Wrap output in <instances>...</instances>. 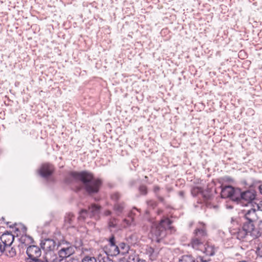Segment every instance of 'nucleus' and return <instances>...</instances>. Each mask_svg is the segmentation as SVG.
<instances>
[{"mask_svg": "<svg viewBox=\"0 0 262 262\" xmlns=\"http://www.w3.org/2000/svg\"><path fill=\"white\" fill-rule=\"evenodd\" d=\"M59 232L50 239V262H62L75 252L76 247L63 240Z\"/></svg>", "mask_w": 262, "mask_h": 262, "instance_id": "nucleus-1", "label": "nucleus"}, {"mask_svg": "<svg viewBox=\"0 0 262 262\" xmlns=\"http://www.w3.org/2000/svg\"><path fill=\"white\" fill-rule=\"evenodd\" d=\"M68 184L80 182L82 188L90 195L97 193L102 185V181L94 178L93 174L88 171H71L65 179Z\"/></svg>", "mask_w": 262, "mask_h": 262, "instance_id": "nucleus-2", "label": "nucleus"}, {"mask_svg": "<svg viewBox=\"0 0 262 262\" xmlns=\"http://www.w3.org/2000/svg\"><path fill=\"white\" fill-rule=\"evenodd\" d=\"M258 217L255 209L251 208L245 212L244 216V221L241 227L232 229L230 230L231 234L237 239L241 238L249 229H253V225H256Z\"/></svg>", "mask_w": 262, "mask_h": 262, "instance_id": "nucleus-3", "label": "nucleus"}, {"mask_svg": "<svg viewBox=\"0 0 262 262\" xmlns=\"http://www.w3.org/2000/svg\"><path fill=\"white\" fill-rule=\"evenodd\" d=\"M171 224V221L168 218L161 220L158 224H153L150 230L152 241L159 243L166 236L167 231L169 230L171 233L174 232L175 230Z\"/></svg>", "mask_w": 262, "mask_h": 262, "instance_id": "nucleus-4", "label": "nucleus"}, {"mask_svg": "<svg viewBox=\"0 0 262 262\" xmlns=\"http://www.w3.org/2000/svg\"><path fill=\"white\" fill-rule=\"evenodd\" d=\"M236 196V202L238 204L242 206H247L250 204L255 199L256 197V192L254 190H248L246 191H242L238 188L235 193Z\"/></svg>", "mask_w": 262, "mask_h": 262, "instance_id": "nucleus-5", "label": "nucleus"}, {"mask_svg": "<svg viewBox=\"0 0 262 262\" xmlns=\"http://www.w3.org/2000/svg\"><path fill=\"white\" fill-rule=\"evenodd\" d=\"M26 253L28 257L26 259V262H48L46 258L45 261L39 258L41 251L37 246L32 245L28 247Z\"/></svg>", "mask_w": 262, "mask_h": 262, "instance_id": "nucleus-6", "label": "nucleus"}, {"mask_svg": "<svg viewBox=\"0 0 262 262\" xmlns=\"http://www.w3.org/2000/svg\"><path fill=\"white\" fill-rule=\"evenodd\" d=\"M262 235V220L258 222L257 224V228L255 227V225H253V229H249L241 238L238 239V240L245 241L250 240L251 238H256Z\"/></svg>", "mask_w": 262, "mask_h": 262, "instance_id": "nucleus-7", "label": "nucleus"}, {"mask_svg": "<svg viewBox=\"0 0 262 262\" xmlns=\"http://www.w3.org/2000/svg\"><path fill=\"white\" fill-rule=\"evenodd\" d=\"M238 190V188H234L230 185L225 186L222 187L221 190V197L222 198H230L233 201L235 202L236 196L235 193L236 190Z\"/></svg>", "mask_w": 262, "mask_h": 262, "instance_id": "nucleus-8", "label": "nucleus"}, {"mask_svg": "<svg viewBox=\"0 0 262 262\" xmlns=\"http://www.w3.org/2000/svg\"><path fill=\"white\" fill-rule=\"evenodd\" d=\"M14 239V236L10 232H7L3 233L0 237V242L6 247V248L10 249V246Z\"/></svg>", "mask_w": 262, "mask_h": 262, "instance_id": "nucleus-9", "label": "nucleus"}, {"mask_svg": "<svg viewBox=\"0 0 262 262\" xmlns=\"http://www.w3.org/2000/svg\"><path fill=\"white\" fill-rule=\"evenodd\" d=\"M194 237L202 239L203 241H205L207 234L206 230L205 224L200 223V226H198L194 231Z\"/></svg>", "mask_w": 262, "mask_h": 262, "instance_id": "nucleus-10", "label": "nucleus"}, {"mask_svg": "<svg viewBox=\"0 0 262 262\" xmlns=\"http://www.w3.org/2000/svg\"><path fill=\"white\" fill-rule=\"evenodd\" d=\"M101 207L95 204H92L88 208V210L90 214V218H94L97 220L99 217Z\"/></svg>", "mask_w": 262, "mask_h": 262, "instance_id": "nucleus-11", "label": "nucleus"}, {"mask_svg": "<svg viewBox=\"0 0 262 262\" xmlns=\"http://www.w3.org/2000/svg\"><path fill=\"white\" fill-rule=\"evenodd\" d=\"M140 214V210L136 207H134L130 211L128 215V217L130 218L131 222L127 219H124L123 222L126 223L127 226H130L132 223L134 222V216L136 215H139Z\"/></svg>", "mask_w": 262, "mask_h": 262, "instance_id": "nucleus-12", "label": "nucleus"}, {"mask_svg": "<svg viewBox=\"0 0 262 262\" xmlns=\"http://www.w3.org/2000/svg\"><path fill=\"white\" fill-rule=\"evenodd\" d=\"M125 207L124 202H117L114 204L113 210L117 216H120L123 213Z\"/></svg>", "mask_w": 262, "mask_h": 262, "instance_id": "nucleus-13", "label": "nucleus"}, {"mask_svg": "<svg viewBox=\"0 0 262 262\" xmlns=\"http://www.w3.org/2000/svg\"><path fill=\"white\" fill-rule=\"evenodd\" d=\"M204 241L202 239L194 237L191 240V244L193 249L201 251L204 247Z\"/></svg>", "mask_w": 262, "mask_h": 262, "instance_id": "nucleus-14", "label": "nucleus"}, {"mask_svg": "<svg viewBox=\"0 0 262 262\" xmlns=\"http://www.w3.org/2000/svg\"><path fill=\"white\" fill-rule=\"evenodd\" d=\"M201 251L207 256H212L215 253L214 246L208 243L204 244Z\"/></svg>", "mask_w": 262, "mask_h": 262, "instance_id": "nucleus-15", "label": "nucleus"}, {"mask_svg": "<svg viewBox=\"0 0 262 262\" xmlns=\"http://www.w3.org/2000/svg\"><path fill=\"white\" fill-rule=\"evenodd\" d=\"M39 174L43 178H47L49 175V165L48 164H43L39 170Z\"/></svg>", "mask_w": 262, "mask_h": 262, "instance_id": "nucleus-16", "label": "nucleus"}, {"mask_svg": "<svg viewBox=\"0 0 262 262\" xmlns=\"http://www.w3.org/2000/svg\"><path fill=\"white\" fill-rule=\"evenodd\" d=\"M87 217H90V214L89 211V210L86 209H81L79 213V216L78 217V219L79 221H83Z\"/></svg>", "mask_w": 262, "mask_h": 262, "instance_id": "nucleus-17", "label": "nucleus"}, {"mask_svg": "<svg viewBox=\"0 0 262 262\" xmlns=\"http://www.w3.org/2000/svg\"><path fill=\"white\" fill-rule=\"evenodd\" d=\"M75 219L74 215L72 213H67L64 217V222L66 224L69 226L73 225Z\"/></svg>", "mask_w": 262, "mask_h": 262, "instance_id": "nucleus-18", "label": "nucleus"}, {"mask_svg": "<svg viewBox=\"0 0 262 262\" xmlns=\"http://www.w3.org/2000/svg\"><path fill=\"white\" fill-rule=\"evenodd\" d=\"M179 262H195V260L191 255H185L181 257Z\"/></svg>", "mask_w": 262, "mask_h": 262, "instance_id": "nucleus-19", "label": "nucleus"}, {"mask_svg": "<svg viewBox=\"0 0 262 262\" xmlns=\"http://www.w3.org/2000/svg\"><path fill=\"white\" fill-rule=\"evenodd\" d=\"M121 197V194L118 192H112L111 194V199L115 203L119 202L118 201Z\"/></svg>", "mask_w": 262, "mask_h": 262, "instance_id": "nucleus-20", "label": "nucleus"}, {"mask_svg": "<svg viewBox=\"0 0 262 262\" xmlns=\"http://www.w3.org/2000/svg\"><path fill=\"white\" fill-rule=\"evenodd\" d=\"M6 254L11 257H13L16 255V252L15 249L13 247H11L10 249L6 248L5 249Z\"/></svg>", "mask_w": 262, "mask_h": 262, "instance_id": "nucleus-21", "label": "nucleus"}, {"mask_svg": "<svg viewBox=\"0 0 262 262\" xmlns=\"http://www.w3.org/2000/svg\"><path fill=\"white\" fill-rule=\"evenodd\" d=\"M33 239L31 237L28 235H23L20 238V241L21 244H26V242L30 243L32 242Z\"/></svg>", "mask_w": 262, "mask_h": 262, "instance_id": "nucleus-22", "label": "nucleus"}, {"mask_svg": "<svg viewBox=\"0 0 262 262\" xmlns=\"http://www.w3.org/2000/svg\"><path fill=\"white\" fill-rule=\"evenodd\" d=\"M110 250L112 251V255H117L120 253L119 247L116 245L110 247Z\"/></svg>", "mask_w": 262, "mask_h": 262, "instance_id": "nucleus-23", "label": "nucleus"}, {"mask_svg": "<svg viewBox=\"0 0 262 262\" xmlns=\"http://www.w3.org/2000/svg\"><path fill=\"white\" fill-rule=\"evenodd\" d=\"M203 191V189L199 187H195L192 189L191 190V194L193 196H196L199 193H202Z\"/></svg>", "mask_w": 262, "mask_h": 262, "instance_id": "nucleus-24", "label": "nucleus"}, {"mask_svg": "<svg viewBox=\"0 0 262 262\" xmlns=\"http://www.w3.org/2000/svg\"><path fill=\"white\" fill-rule=\"evenodd\" d=\"M117 219L116 218L111 219L108 222V226L109 228H116L117 226Z\"/></svg>", "mask_w": 262, "mask_h": 262, "instance_id": "nucleus-25", "label": "nucleus"}, {"mask_svg": "<svg viewBox=\"0 0 262 262\" xmlns=\"http://www.w3.org/2000/svg\"><path fill=\"white\" fill-rule=\"evenodd\" d=\"M202 195L204 198L205 200L208 201L210 200L212 197L211 195L210 194V193L207 191H204L203 190L202 193Z\"/></svg>", "mask_w": 262, "mask_h": 262, "instance_id": "nucleus-26", "label": "nucleus"}, {"mask_svg": "<svg viewBox=\"0 0 262 262\" xmlns=\"http://www.w3.org/2000/svg\"><path fill=\"white\" fill-rule=\"evenodd\" d=\"M256 253L259 256L262 257V242L258 244L256 248Z\"/></svg>", "mask_w": 262, "mask_h": 262, "instance_id": "nucleus-27", "label": "nucleus"}, {"mask_svg": "<svg viewBox=\"0 0 262 262\" xmlns=\"http://www.w3.org/2000/svg\"><path fill=\"white\" fill-rule=\"evenodd\" d=\"M118 247L119 249L120 248L121 249L124 250L123 252H126L128 251V246L124 243H120Z\"/></svg>", "mask_w": 262, "mask_h": 262, "instance_id": "nucleus-28", "label": "nucleus"}, {"mask_svg": "<svg viewBox=\"0 0 262 262\" xmlns=\"http://www.w3.org/2000/svg\"><path fill=\"white\" fill-rule=\"evenodd\" d=\"M110 247L115 246L116 245L115 237L114 235H112L109 238L108 240Z\"/></svg>", "mask_w": 262, "mask_h": 262, "instance_id": "nucleus-29", "label": "nucleus"}, {"mask_svg": "<svg viewBox=\"0 0 262 262\" xmlns=\"http://www.w3.org/2000/svg\"><path fill=\"white\" fill-rule=\"evenodd\" d=\"M139 190L143 194H145L147 193L146 187L144 186H140L139 188Z\"/></svg>", "mask_w": 262, "mask_h": 262, "instance_id": "nucleus-30", "label": "nucleus"}, {"mask_svg": "<svg viewBox=\"0 0 262 262\" xmlns=\"http://www.w3.org/2000/svg\"><path fill=\"white\" fill-rule=\"evenodd\" d=\"M6 248V247H5V245L0 242V253H2L5 252Z\"/></svg>", "mask_w": 262, "mask_h": 262, "instance_id": "nucleus-31", "label": "nucleus"}, {"mask_svg": "<svg viewBox=\"0 0 262 262\" xmlns=\"http://www.w3.org/2000/svg\"><path fill=\"white\" fill-rule=\"evenodd\" d=\"M112 211L109 210H105L103 213L105 216H110L112 214Z\"/></svg>", "mask_w": 262, "mask_h": 262, "instance_id": "nucleus-32", "label": "nucleus"}, {"mask_svg": "<svg viewBox=\"0 0 262 262\" xmlns=\"http://www.w3.org/2000/svg\"><path fill=\"white\" fill-rule=\"evenodd\" d=\"M67 262H79L78 260L74 258H70V259L67 261Z\"/></svg>", "mask_w": 262, "mask_h": 262, "instance_id": "nucleus-33", "label": "nucleus"}, {"mask_svg": "<svg viewBox=\"0 0 262 262\" xmlns=\"http://www.w3.org/2000/svg\"><path fill=\"white\" fill-rule=\"evenodd\" d=\"M148 204L149 205H151L153 207H154L155 206H156L157 205V204L156 202H152L151 201H149L148 202Z\"/></svg>", "mask_w": 262, "mask_h": 262, "instance_id": "nucleus-34", "label": "nucleus"}, {"mask_svg": "<svg viewBox=\"0 0 262 262\" xmlns=\"http://www.w3.org/2000/svg\"><path fill=\"white\" fill-rule=\"evenodd\" d=\"M148 252L150 253L151 255H152L154 252V249L150 247L148 249Z\"/></svg>", "mask_w": 262, "mask_h": 262, "instance_id": "nucleus-35", "label": "nucleus"}, {"mask_svg": "<svg viewBox=\"0 0 262 262\" xmlns=\"http://www.w3.org/2000/svg\"><path fill=\"white\" fill-rule=\"evenodd\" d=\"M179 195L182 198H183L184 196V192L183 191H181L179 192Z\"/></svg>", "mask_w": 262, "mask_h": 262, "instance_id": "nucleus-36", "label": "nucleus"}, {"mask_svg": "<svg viewBox=\"0 0 262 262\" xmlns=\"http://www.w3.org/2000/svg\"><path fill=\"white\" fill-rule=\"evenodd\" d=\"M155 192H158L160 190V188L158 186H155L154 188Z\"/></svg>", "mask_w": 262, "mask_h": 262, "instance_id": "nucleus-37", "label": "nucleus"}, {"mask_svg": "<svg viewBox=\"0 0 262 262\" xmlns=\"http://www.w3.org/2000/svg\"><path fill=\"white\" fill-rule=\"evenodd\" d=\"M158 198L159 200L160 201H161V202H163V201H164V199H163V197H162V196H159L158 197Z\"/></svg>", "mask_w": 262, "mask_h": 262, "instance_id": "nucleus-38", "label": "nucleus"}, {"mask_svg": "<svg viewBox=\"0 0 262 262\" xmlns=\"http://www.w3.org/2000/svg\"><path fill=\"white\" fill-rule=\"evenodd\" d=\"M259 190L260 192L262 194V185H260L259 186Z\"/></svg>", "mask_w": 262, "mask_h": 262, "instance_id": "nucleus-39", "label": "nucleus"}, {"mask_svg": "<svg viewBox=\"0 0 262 262\" xmlns=\"http://www.w3.org/2000/svg\"><path fill=\"white\" fill-rule=\"evenodd\" d=\"M40 245H41V248H42V249H45V247H43V245H45V243H43V242H42L41 243Z\"/></svg>", "mask_w": 262, "mask_h": 262, "instance_id": "nucleus-40", "label": "nucleus"}, {"mask_svg": "<svg viewBox=\"0 0 262 262\" xmlns=\"http://www.w3.org/2000/svg\"><path fill=\"white\" fill-rule=\"evenodd\" d=\"M50 175L52 174V168H51V166L50 165Z\"/></svg>", "mask_w": 262, "mask_h": 262, "instance_id": "nucleus-41", "label": "nucleus"}, {"mask_svg": "<svg viewBox=\"0 0 262 262\" xmlns=\"http://www.w3.org/2000/svg\"><path fill=\"white\" fill-rule=\"evenodd\" d=\"M46 241H49V239H48H48H46Z\"/></svg>", "mask_w": 262, "mask_h": 262, "instance_id": "nucleus-42", "label": "nucleus"}, {"mask_svg": "<svg viewBox=\"0 0 262 262\" xmlns=\"http://www.w3.org/2000/svg\"><path fill=\"white\" fill-rule=\"evenodd\" d=\"M51 216H54V215H53V214L52 213V214H51Z\"/></svg>", "mask_w": 262, "mask_h": 262, "instance_id": "nucleus-43", "label": "nucleus"}]
</instances>
